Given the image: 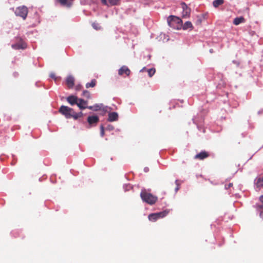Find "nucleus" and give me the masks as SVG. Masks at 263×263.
<instances>
[{
    "label": "nucleus",
    "mask_w": 263,
    "mask_h": 263,
    "mask_svg": "<svg viewBox=\"0 0 263 263\" xmlns=\"http://www.w3.org/2000/svg\"><path fill=\"white\" fill-rule=\"evenodd\" d=\"M15 14L16 15L19 16L25 20L28 14V9L24 6L18 7L16 9Z\"/></svg>",
    "instance_id": "obj_4"
},
{
    "label": "nucleus",
    "mask_w": 263,
    "mask_h": 263,
    "mask_svg": "<svg viewBox=\"0 0 263 263\" xmlns=\"http://www.w3.org/2000/svg\"><path fill=\"white\" fill-rule=\"evenodd\" d=\"M102 3L105 5H108L107 0H101Z\"/></svg>",
    "instance_id": "obj_30"
},
{
    "label": "nucleus",
    "mask_w": 263,
    "mask_h": 263,
    "mask_svg": "<svg viewBox=\"0 0 263 263\" xmlns=\"http://www.w3.org/2000/svg\"><path fill=\"white\" fill-rule=\"evenodd\" d=\"M147 72H148V76L152 77L155 74L156 70L155 68H151L147 69Z\"/></svg>",
    "instance_id": "obj_23"
},
{
    "label": "nucleus",
    "mask_w": 263,
    "mask_h": 263,
    "mask_svg": "<svg viewBox=\"0 0 263 263\" xmlns=\"http://www.w3.org/2000/svg\"><path fill=\"white\" fill-rule=\"evenodd\" d=\"M184 30L192 28V24L191 22H186L182 26Z\"/></svg>",
    "instance_id": "obj_19"
},
{
    "label": "nucleus",
    "mask_w": 263,
    "mask_h": 263,
    "mask_svg": "<svg viewBox=\"0 0 263 263\" xmlns=\"http://www.w3.org/2000/svg\"><path fill=\"white\" fill-rule=\"evenodd\" d=\"M118 115L116 112H110L108 114V121L110 122L115 121L118 120Z\"/></svg>",
    "instance_id": "obj_12"
},
{
    "label": "nucleus",
    "mask_w": 263,
    "mask_h": 263,
    "mask_svg": "<svg viewBox=\"0 0 263 263\" xmlns=\"http://www.w3.org/2000/svg\"><path fill=\"white\" fill-rule=\"evenodd\" d=\"M175 183H176V184L177 185V187L175 188V192H177L179 190V184L178 183V180H176Z\"/></svg>",
    "instance_id": "obj_29"
},
{
    "label": "nucleus",
    "mask_w": 263,
    "mask_h": 263,
    "mask_svg": "<svg viewBox=\"0 0 263 263\" xmlns=\"http://www.w3.org/2000/svg\"><path fill=\"white\" fill-rule=\"evenodd\" d=\"M109 3L111 5H117L119 4L120 0H108Z\"/></svg>",
    "instance_id": "obj_24"
},
{
    "label": "nucleus",
    "mask_w": 263,
    "mask_h": 263,
    "mask_svg": "<svg viewBox=\"0 0 263 263\" xmlns=\"http://www.w3.org/2000/svg\"><path fill=\"white\" fill-rule=\"evenodd\" d=\"M256 187L258 188H263V177L262 178H258L256 183Z\"/></svg>",
    "instance_id": "obj_20"
},
{
    "label": "nucleus",
    "mask_w": 263,
    "mask_h": 263,
    "mask_svg": "<svg viewBox=\"0 0 263 263\" xmlns=\"http://www.w3.org/2000/svg\"><path fill=\"white\" fill-rule=\"evenodd\" d=\"M96 85V81L95 80H92L90 83H87L86 84V87H93Z\"/></svg>",
    "instance_id": "obj_22"
},
{
    "label": "nucleus",
    "mask_w": 263,
    "mask_h": 263,
    "mask_svg": "<svg viewBox=\"0 0 263 263\" xmlns=\"http://www.w3.org/2000/svg\"><path fill=\"white\" fill-rule=\"evenodd\" d=\"M130 71L128 68V67L126 66H122L118 71V74L120 76L123 75L125 73L126 76H129L130 74Z\"/></svg>",
    "instance_id": "obj_8"
},
{
    "label": "nucleus",
    "mask_w": 263,
    "mask_h": 263,
    "mask_svg": "<svg viewBox=\"0 0 263 263\" xmlns=\"http://www.w3.org/2000/svg\"><path fill=\"white\" fill-rule=\"evenodd\" d=\"M100 128H101L100 135H101V137H103L104 135V127H103V125L101 126Z\"/></svg>",
    "instance_id": "obj_27"
},
{
    "label": "nucleus",
    "mask_w": 263,
    "mask_h": 263,
    "mask_svg": "<svg viewBox=\"0 0 263 263\" xmlns=\"http://www.w3.org/2000/svg\"><path fill=\"white\" fill-rule=\"evenodd\" d=\"M61 4L64 6L69 7L71 5V0H59Z\"/></svg>",
    "instance_id": "obj_15"
},
{
    "label": "nucleus",
    "mask_w": 263,
    "mask_h": 263,
    "mask_svg": "<svg viewBox=\"0 0 263 263\" xmlns=\"http://www.w3.org/2000/svg\"><path fill=\"white\" fill-rule=\"evenodd\" d=\"M140 196L143 201L149 204H154L157 200V197L156 196L147 193L145 190H142Z\"/></svg>",
    "instance_id": "obj_2"
},
{
    "label": "nucleus",
    "mask_w": 263,
    "mask_h": 263,
    "mask_svg": "<svg viewBox=\"0 0 263 263\" xmlns=\"http://www.w3.org/2000/svg\"><path fill=\"white\" fill-rule=\"evenodd\" d=\"M208 156V154L205 152H202L198 154H197L195 158L202 160Z\"/></svg>",
    "instance_id": "obj_14"
},
{
    "label": "nucleus",
    "mask_w": 263,
    "mask_h": 263,
    "mask_svg": "<svg viewBox=\"0 0 263 263\" xmlns=\"http://www.w3.org/2000/svg\"><path fill=\"white\" fill-rule=\"evenodd\" d=\"M223 3V0H215L213 2V5L214 7L217 8L219 6L222 5Z\"/></svg>",
    "instance_id": "obj_18"
},
{
    "label": "nucleus",
    "mask_w": 263,
    "mask_h": 263,
    "mask_svg": "<svg viewBox=\"0 0 263 263\" xmlns=\"http://www.w3.org/2000/svg\"><path fill=\"white\" fill-rule=\"evenodd\" d=\"M92 26L96 30H99L101 28V27L100 26L99 24L96 23H92Z\"/></svg>",
    "instance_id": "obj_25"
},
{
    "label": "nucleus",
    "mask_w": 263,
    "mask_h": 263,
    "mask_svg": "<svg viewBox=\"0 0 263 263\" xmlns=\"http://www.w3.org/2000/svg\"><path fill=\"white\" fill-rule=\"evenodd\" d=\"M50 77L52 78V79H54L55 80V81H56L58 79V77H56L54 73H50Z\"/></svg>",
    "instance_id": "obj_28"
},
{
    "label": "nucleus",
    "mask_w": 263,
    "mask_h": 263,
    "mask_svg": "<svg viewBox=\"0 0 263 263\" xmlns=\"http://www.w3.org/2000/svg\"><path fill=\"white\" fill-rule=\"evenodd\" d=\"M78 114H79V115H80V117H82L83 116V113L82 112H80L79 113H78Z\"/></svg>",
    "instance_id": "obj_35"
},
{
    "label": "nucleus",
    "mask_w": 263,
    "mask_h": 263,
    "mask_svg": "<svg viewBox=\"0 0 263 263\" xmlns=\"http://www.w3.org/2000/svg\"><path fill=\"white\" fill-rule=\"evenodd\" d=\"M182 8V16L183 17H187L190 15V9L187 7L186 5L184 3H181Z\"/></svg>",
    "instance_id": "obj_6"
},
{
    "label": "nucleus",
    "mask_w": 263,
    "mask_h": 263,
    "mask_svg": "<svg viewBox=\"0 0 263 263\" xmlns=\"http://www.w3.org/2000/svg\"><path fill=\"white\" fill-rule=\"evenodd\" d=\"M83 95L84 96L87 97V98H90V93L89 92L87 91V90H85L83 91Z\"/></svg>",
    "instance_id": "obj_26"
},
{
    "label": "nucleus",
    "mask_w": 263,
    "mask_h": 263,
    "mask_svg": "<svg viewBox=\"0 0 263 263\" xmlns=\"http://www.w3.org/2000/svg\"><path fill=\"white\" fill-rule=\"evenodd\" d=\"M169 213V210H166L162 212L151 214L148 215V219L150 221H155L157 219L166 216Z\"/></svg>",
    "instance_id": "obj_3"
},
{
    "label": "nucleus",
    "mask_w": 263,
    "mask_h": 263,
    "mask_svg": "<svg viewBox=\"0 0 263 263\" xmlns=\"http://www.w3.org/2000/svg\"><path fill=\"white\" fill-rule=\"evenodd\" d=\"M102 106V104H95L93 106H87V108L94 111H98L101 108Z\"/></svg>",
    "instance_id": "obj_16"
},
{
    "label": "nucleus",
    "mask_w": 263,
    "mask_h": 263,
    "mask_svg": "<svg viewBox=\"0 0 263 263\" xmlns=\"http://www.w3.org/2000/svg\"><path fill=\"white\" fill-rule=\"evenodd\" d=\"M79 98H78L77 97L75 96H73V95H71V96H70L69 97H68L67 98H66V100L71 105H73L74 104H77L78 101H79Z\"/></svg>",
    "instance_id": "obj_7"
},
{
    "label": "nucleus",
    "mask_w": 263,
    "mask_h": 263,
    "mask_svg": "<svg viewBox=\"0 0 263 263\" xmlns=\"http://www.w3.org/2000/svg\"><path fill=\"white\" fill-rule=\"evenodd\" d=\"M126 186H128V187H129V188H130V187H131V186H130V185H126Z\"/></svg>",
    "instance_id": "obj_37"
},
{
    "label": "nucleus",
    "mask_w": 263,
    "mask_h": 263,
    "mask_svg": "<svg viewBox=\"0 0 263 263\" xmlns=\"http://www.w3.org/2000/svg\"><path fill=\"white\" fill-rule=\"evenodd\" d=\"M145 71H147V70L145 67H143L142 69L140 70V72H144Z\"/></svg>",
    "instance_id": "obj_31"
},
{
    "label": "nucleus",
    "mask_w": 263,
    "mask_h": 263,
    "mask_svg": "<svg viewBox=\"0 0 263 263\" xmlns=\"http://www.w3.org/2000/svg\"><path fill=\"white\" fill-rule=\"evenodd\" d=\"M232 185V183H229V185H228V187H227L226 186V188L227 189L230 187Z\"/></svg>",
    "instance_id": "obj_33"
},
{
    "label": "nucleus",
    "mask_w": 263,
    "mask_h": 263,
    "mask_svg": "<svg viewBox=\"0 0 263 263\" xmlns=\"http://www.w3.org/2000/svg\"><path fill=\"white\" fill-rule=\"evenodd\" d=\"M74 78L72 76H69L66 79V84L69 88H72L74 85Z\"/></svg>",
    "instance_id": "obj_13"
},
{
    "label": "nucleus",
    "mask_w": 263,
    "mask_h": 263,
    "mask_svg": "<svg viewBox=\"0 0 263 263\" xmlns=\"http://www.w3.org/2000/svg\"><path fill=\"white\" fill-rule=\"evenodd\" d=\"M147 171H148V168L147 167L144 168V171L145 172H147Z\"/></svg>",
    "instance_id": "obj_36"
},
{
    "label": "nucleus",
    "mask_w": 263,
    "mask_h": 263,
    "mask_svg": "<svg viewBox=\"0 0 263 263\" xmlns=\"http://www.w3.org/2000/svg\"><path fill=\"white\" fill-rule=\"evenodd\" d=\"M73 109L68 106L62 105L59 109V112L64 115L66 118H70V116Z\"/></svg>",
    "instance_id": "obj_5"
},
{
    "label": "nucleus",
    "mask_w": 263,
    "mask_h": 263,
    "mask_svg": "<svg viewBox=\"0 0 263 263\" xmlns=\"http://www.w3.org/2000/svg\"><path fill=\"white\" fill-rule=\"evenodd\" d=\"M87 101L84 100L82 99H79L77 105L79 107L80 109H83L87 108Z\"/></svg>",
    "instance_id": "obj_11"
},
{
    "label": "nucleus",
    "mask_w": 263,
    "mask_h": 263,
    "mask_svg": "<svg viewBox=\"0 0 263 263\" xmlns=\"http://www.w3.org/2000/svg\"><path fill=\"white\" fill-rule=\"evenodd\" d=\"M260 216L263 218V212H261L260 213Z\"/></svg>",
    "instance_id": "obj_34"
},
{
    "label": "nucleus",
    "mask_w": 263,
    "mask_h": 263,
    "mask_svg": "<svg viewBox=\"0 0 263 263\" xmlns=\"http://www.w3.org/2000/svg\"><path fill=\"white\" fill-rule=\"evenodd\" d=\"M168 25L172 28L179 29L182 27V21L178 17L171 15L167 18Z\"/></svg>",
    "instance_id": "obj_1"
},
{
    "label": "nucleus",
    "mask_w": 263,
    "mask_h": 263,
    "mask_svg": "<svg viewBox=\"0 0 263 263\" xmlns=\"http://www.w3.org/2000/svg\"><path fill=\"white\" fill-rule=\"evenodd\" d=\"M79 117H80V115H79V114H78V113L76 112L73 110L70 116V118H73L74 119L76 120L78 119Z\"/></svg>",
    "instance_id": "obj_21"
},
{
    "label": "nucleus",
    "mask_w": 263,
    "mask_h": 263,
    "mask_svg": "<svg viewBox=\"0 0 263 263\" xmlns=\"http://www.w3.org/2000/svg\"><path fill=\"white\" fill-rule=\"evenodd\" d=\"M26 46H27V45H26V43H25L24 42H23V41H21L20 43H18L15 44H13L12 45V47L15 49H24L26 47Z\"/></svg>",
    "instance_id": "obj_10"
},
{
    "label": "nucleus",
    "mask_w": 263,
    "mask_h": 263,
    "mask_svg": "<svg viewBox=\"0 0 263 263\" xmlns=\"http://www.w3.org/2000/svg\"><path fill=\"white\" fill-rule=\"evenodd\" d=\"M87 121L90 125L96 124L99 121V118L97 116H89L87 118Z\"/></svg>",
    "instance_id": "obj_9"
},
{
    "label": "nucleus",
    "mask_w": 263,
    "mask_h": 263,
    "mask_svg": "<svg viewBox=\"0 0 263 263\" xmlns=\"http://www.w3.org/2000/svg\"><path fill=\"white\" fill-rule=\"evenodd\" d=\"M243 21L244 18L242 17H236L233 21V23L235 25H238L243 22Z\"/></svg>",
    "instance_id": "obj_17"
},
{
    "label": "nucleus",
    "mask_w": 263,
    "mask_h": 263,
    "mask_svg": "<svg viewBox=\"0 0 263 263\" xmlns=\"http://www.w3.org/2000/svg\"><path fill=\"white\" fill-rule=\"evenodd\" d=\"M260 201L263 203V195L260 197Z\"/></svg>",
    "instance_id": "obj_32"
}]
</instances>
